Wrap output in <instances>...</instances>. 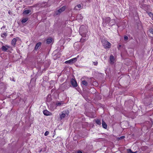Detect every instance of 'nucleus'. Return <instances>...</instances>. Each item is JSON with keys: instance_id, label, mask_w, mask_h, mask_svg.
<instances>
[{"instance_id": "nucleus-10", "label": "nucleus", "mask_w": 153, "mask_h": 153, "mask_svg": "<svg viewBox=\"0 0 153 153\" xmlns=\"http://www.w3.org/2000/svg\"><path fill=\"white\" fill-rule=\"evenodd\" d=\"M114 58L112 55H111L110 56L109 63L111 64H113L114 63Z\"/></svg>"}, {"instance_id": "nucleus-19", "label": "nucleus", "mask_w": 153, "mask_h": 153, "mask_svg": "<svg viewBox=\"0 0 153 153\" xmlns=\"http://www.w3.org/2000/svg\"><path fill=\"white\" fill-rule=\"evenodd\" d=\"M52 42V39L51 38H50L49 39H48L46 40V43L47 44H50Z\"/></svg>"}, {"instance_id": "nucleus-24", "label": "nucleus", "mask_w": 153, "mask_h": 153, "mask_svg": "<svg viewBox=\"0 0 153 153\" xmlns=\"http://www.w3.org/2000/svg\"><path fill=\"white\" fill-rule=\"evenodd\" d=\"M7 35V34L6 33H4L1 34V37L4 38L6 37Z\"/></svg>"}, {"instance_id": "nucleus-31", "label": "nucleus", "mask_w": 153, "mask_h": 153, "mask_svg": "<svg viewBox=\"0 0 153 153\" xmlns=\"http://www.w3.org/2000/svg\"><path fill=\"white\" fill-rule=\"evenodd\" d=\"M56 104L57 106H60L61 104V102H59L56 103Z\"/></svg>"}, {"instance_id": "nucleus-26", "label": "nucleus", "mask_w": 153, "mask_h": 153, "mask_svg": "<svg viewBox=\"0 0 153 153\" xmlns=\"http://www.w3.org/2000/svg\"><path fill=\"white\" fill-rule=\"evenodd\" d=\"M148 14L150 17H153V14L151 12L149 13Z\"/></svg>"}, {"instance_id": "nucleus-13", "label": "nucleus", "mask_w": 153, "mask_h": 153, "mask_svg": "<svg viewBox=\"0 0 153 153\" xmlns=\"http://www.w3.org/2000/svg\"><path fill=\"white\" fill-rule=\"evenodd\" d=\"M109 26H112L115 24V21L113 19H111L110 18V21H109Z\"/></svg>"}, {"instance_id": "nucleus-4", "label": "nucleus", "mask_w": 153, "mask_h": 153, "mask_svg": "<svg viewBox=\"0 0 153 153\" xmlns=\"http://www.w3.org/2000/svg\"><path fill=\"white\" fill-rule=\"evenodd\" d=\"M66 8L65 6H64L62 7L58 10H56L55 12V13L56 15H59L61 13L64 11Z\"/></svg>"}, {"instance_id": "nucleus-17", "label": "nucleus", "mask_w": 153, "mask_h": 153, "mask_svg": "<svg viewBox=\"0 0 153 153\" xmlns=\"http://www.w3.org/2000/svg\"><path fill=\"white\" fill-rule=\"evenodd\" d=\"M82 84L84 85L87 86L88 85V82L85 80H82Z\"/></svg>"}, {"instance_id": "nucleus-5", "label": "nucleus", "mask_w": 153, "mask_h": 153, "mask_svg": "<svg viewBox=\"0 0 153 153\" xmlns=\"http://www.w3.org/2000/svg\"><path fill=\"white\" fill-rule=\"evenodd\" d=\"M77 59L76 58H74L72 59H71L70 60L68 61H67L65 62V63H68V64H72L73 63L76 62V61Z\"/></svg>"}, {"instance_id": "nucleus-8", "label": "nucleus", "mask_w": 153, "mask_h": 153, "mask_svg": "<svg viewBox=\"0 0 153 153\" xmlns=\"http://www.w3.org/2000/svg\"><path fill=\"white\" fill-rule=\"evenodd\" d=\"M62 89L63 90L67 89L69 87V84L66 83H64L62 84Z\"/></svg>"}, {"instance_id": "nucleus-35", "label": "nucleus", "mask_w": 153, "mask_h": 153, "mask_svg": "<svg viewBox=\"0 0 153 153\" xmlns=\"http://www.w3.org/2000/svg\"><path fill=\"white\" fill-rule=\"evenodd\" d=\"M42 151V149H41L39 151V153H41Z\"/></svg>"}, {"instance_id": "nucleus-1", "label": "nucleus", "mask_w": 153, "mask_h": 153, "mask_svg": "<svg viewBox=\"0 0 153 153\" xmlns=\"http://www.w3.org/2000/svg\"><path fill=\"white\" fill-rule=\"evenodd\" d=\"M103 46L105 48H110L111 46V44L107 40H103L102 41Z\"/></svg>"}, {"instance_id": "nucleus-37", "label": "nucleus", "mask_w": 153, "mask_h": 153, "mask_svg": "<svg viewBox=\"0 0 153 153\" xmlns=\"http://www.w3.org/2000/svg\"><path fill=\"white\" fill-rule=\"evenodd\" d=\"M119 47H120L121 46H120V45H119Z\"/></svg>"}, {"instance_id": "nucleus-9", "label": "nucleus", "mask_w": 153, "mask_h": 153, "mask_svg": "<svg viewBox=\"0 0 153 153\" xmlns=\"http://www.w3.org/2000/svg\"><path fill=\"white\" fill-rule=\"evenodd\" d=\"M10 47V46L7 45L5 46H2L1 48V49L3 51H6L8 48H9Z\"/></svg>"}, {"instance_id": "nucleus-21", "label": "nucleus", "mask_w": 153, "mask_h": 153, "mask_svg": "<svg viewBox=\"0 0 153 153\" xmlns=\"http://www.w3.org/2000/svg\"><path fill=\"white\" fill-rule=\"evenodd\" d=\"M96 123L98 125H100L101 124V122L100 120L98 119L96 120Z\"/></svg>"}, {"instance_id": "nucleus-7", "label": "nucleus", "mask_w": 153, "mask_h": 153, "mask_svg": "<svg viewBox=\"0 0 153 153\" xmlns=\"http://www.w3.org/2000/svg\"><path fill=\"white\" fill-rule=\"evenodd\" d=\"M71 84H72V86L74 87H77V83L76 81V80L73 79H72L71 80Z\"/></svg>"}, {"instance_id": "nucleus-14", "label": "nucleus", "mask_w": 153, "mask_h": 153, "mask_svg": "<svg viewBox=\"0 0 153 153\" xmlns=\"http://www.w3.org/2000/svg\"><path fill=\"white\" fill-rule=\"evenodd\" d=\"M102 127L105 128L106 129L107 128V125L104 120H102Z\"/></svg>"}, {"instance_id": "nucleus-12", "label": "nucleus", "mask_w": 153, "mask_h": 153, "mask_svg": "<svg viewBox=\"0 0 153 153\" xmlns=\"http://www.w3.org/2000/svg\"><path fill=\"white\" fill-rule=\"evenodd\" d=\"M43 113L46 116L51 115V113L50 112L46 110H44Z\"/></svg>"}, {"instance_id": "nucleus-15", "label": "nucleus", "mask_w": 153, "mask_h": 153, "mask_svg": "<svg viewBox=\"0 0 153 153\" xmlns=\"http://www.w3.org/2000/svg\"><path fill=\"white\" fill-rule=\"evenodd\" d=\"M41 45V42H38L37 43L35 47V49L37 50L39 48Z\"/></svg>"}, {"instance_id": "nucleus-20", "label": "nucleus", "mask_w": 153, "mask_h": 153, "mask_svg": "<svg viewBox=\"0 0 153 153\" xmlns=\"http://www.w3.org/2000/svg\"><path fill=\"white\" fill-rule=\"evenodd\" d=\"M47 5V3L46 2H42L41 4V6L42 7H45Z\"/></svg>"}, {"instance_id": "nucleus-36", "label": "nucleus", "mask_w": 153, "mask_h": 153, "mask_svg": "<svg viewBox=\"0 0 153 153\" xmlns=\"http://www.w3.org/2000/svg\"><path fill=\"white\" fill-rule=\"evenodd\" d=\"M45 151V150L44 151H43V152Z\"/></svg>"}, {"instance_id": "nucleus-39", "label": "nucleus", "mask_w": 153, "mask_h": 153, "mask_svg": "<svg viewBox=\"0 0 153 153\" xmlns=\"http://www.w3.org/2000/svg\"><path fill=\"white\" fill-rule=\"evenodd\" d=\"M152 19L153 20V19Z\"/></svg>"}, {"instance_id": "nucleus-3", "label": "nucleus", "mask_w": 153, "mask_h": 153, "mask_svg": "<svg viewBox=\"0 0 153 153\" xmlns=\"http://www.w3.org/2000/svg\"><path fill=\"white\" fill-rule=\"evenodd\" d=\"M69 114V112L68 110L64 111L62 112L61 114L60 115V118L61 119H62L65 117H67L68 115Z\"/></svg>"}, {"instance_id": "nucleus-6", "label": "nucleus", "mask_w": 153, "mask_h": 153, "mask_svg": "<svg viewBox=\"0 0 153 153\" xmlns=\"http://www.w3.org/2000/svg\"><path fill=\"white\" fill-rule=\"evenodd\" d=\"M82 27H80V29H79V33H81V35L83 37H85L86 38H88V35L86 34V32H83L82 31Z\"/></svg>"}, {"instance_id": "nucleus-22", "label": "nucleus", "mask_w": 153, "mask_h": 153, "mask_svg": "<svg viewBox=\"0 0 153 153\" xmlns=\"http://www.w3.org/2000/svg\"><path fill=\"white\" fill-rule=\"evenodd\" d=\"M127 153H136L137 152H133L130 149H127Z\"/></svg>"}, {"instance_id": "nucleus-25", "label": "nucleus", "mask_w": 153, "mask_h": 153, "mask_svg": "<svg viewBox=\"0 0 153 153\" xmlns=\"http://www.w3.org/2000/svg\"><path fill=\"white\" fill-rule=\"evenodd\" d=\"M87 39H88V38H85V39L81 38L80 40V42H81L82 43V42H84Z\"/></svg>"}, {"instance_id": "nucleus-27", "label": "nucleus", "mask_w": 153, "mask_h": 153, "mask_svg": "<svg viewBox=\"0 0 153 153\" xmlns=\"http://www.w3.org/2000/svg\"><path fill=\"white\" fill-rule=\"evenodd\" d=\"M128 37L126 36H125L124 37V39L125 41H126L128 40Z\"/></svg>"}, {"instance_id": "nucleus-30", "label": "nucleus", "mask_w": 153, "mask_h": 153, "mask_svg": "<svg viewBox=\"0 0 153 153\" xmlns=\"http://www.w3.org/2000/svg\"><path fill=\"white\" fill-rule=\"evenodd\" d=\"M149 31L150 33L153 34V29L152 28L150 29Z\"/></svg>"}, {"instance_id": "nucleus-28", "label": "nucleus", "mask_w": 153, "mask_h": 153, "mask_svg": "<svg viewBox=\"0 0 153 153\" xmlns=\"http://www.w3.org/2000/svg\"><path fill=\"white\" fill-rule=\"evenodd\" d=\"M93 62L94 65H95V66L97 65L98 64V62L97 61Z\"/></svg>"}, {"instance_id": "nucleus-18", "label": "nucleus", "mask_w": 153, "mask_h": 153, "mask_svg": "<svg viewBox=\"0 0 153 153\" xmlns=\"http://www.w3.org/2000/svg\"><path fill=\"white\" fill-rule=\"evenodd\" d=\"M81 7V6L80 4H78L77 5H76L75 7L74 8V10H78V8H80Z\"/></svg>"}, {"instance_id": "nucleus-2", "label": "nucleus", "mask_w": 153, "mask_h": 153, "mask_svg": "<svg viewBox=\"0 0 153 153\" xmlns=\"http://www.w3.org/2000/svg\"><path fill=\"white\" fill-rule=\"evenodd\" d=\"M110 17H107L105 19H103L102 25L104 27H106L109 25V21Z\"/></svg>"}, {"instance_id": "nucleus-32", "label": "nucleus", "mask_w": 153, "mask_h": 153, "mask_svg": "<svg viewBox=\"0 0 153 153\" xmlns=\"http://www.w3.org/2000/svg\"><path fill=\"white\" fill-rule=\"evenodd\" d=\"M125 137V136H121L120 138H119V139H123V138H124Z\"/></svg>"}, {"instance_id": "nucleus-33", "label": "nucleus", "mask_w": 153, "mask_h": 153, "mask_svg": "<svg viewBox=\"0 0 153 153\" xmlns=\"http://www.w3.org/2000/svg\"><path fill=\"white\" fill-rule=\"evenodd\" d=\"M77 153H82V152L80 151H78L77 152Z\"/></svg>"}, {"instance_id": "nucleus-11", "label": "nucleus", "mask_w": 153, "mask_h": 153, "mask_svg": "<svg viewBox=\"0 0 153 153\" xmlns=\"http://www.w3.org/2000/svg\"><path fill=\"white\" fill-rule=\"evenodd\" d=\"M17 41V39L16 38H13L11 42V44L13 47H15Z\"/></svg>"}, {"instance_id": "nucleus-29", "label": "nucleus", "mask_w": 153, "mask_h": 153, "mask_svg": "<svg viewBox=\"0 0 153 153\" xmlns=\"http://www.w3.org/2000/svg\"><path fill=\"white\" fill-rule=\"evenodd\" d=\"M49 134V132L48 131H46L44 135L45 136H47Z\"/></svg>"}, {"instance_id": "nucleus-16", "label": "nucleus", "mask_w": 153, "mask_h": 153, "mask_svg": "<svg viewBox=\"0 0 153 153\" xmlns=\"http://www.w3.org/2000/svg\"><path fill=\"white\" fill-rule=\"evenodd\" d=\"M31 12V11L29 10H24L23 12V14H24L27 15L29 13Z\"/></svg>"}, {"instance_id": "nucleus-38", "label": "nucleus", "mask_w": 153, "mask_h": 153, "mask_svg": "<svg viewBox=\"0 0 153 153\" xmlns=\"http://www.w3.org/2000/svg\"><path fill=\"white\" fill-rule=\"evenodd\" d=\"M118 48L119 49V47H118Z\"/></svg>"}, {"instance_id": "nucleus-23", "label": "nucleus", "mask_w": 153, "mask_h": 153, "mask_svg": "<svg viewBox=\"0 0 153 153\" xmlns=\"http://www.w3.org/2000/svg\"><path fill=\"white\" fill-rule=\"evenodd\" d=\"M28 20V18H24L22 19L21 21V22L22 23H25Z\"/></svg>"}, {"instance_id": "nucleus-34", "label": "nucleus", "mask_w": 153, "mask_h": 153, "mask_svg": "<svg viewBox=\"0 0 153 153\" xmlns=\"http://www.w3.org/2000/svg\"><path fill=\"white\" fill-rule=\"evenodd\" d=\"M5 28V26H3V27H1V29H2V28Z\"/></svg>"}]
</instances>
